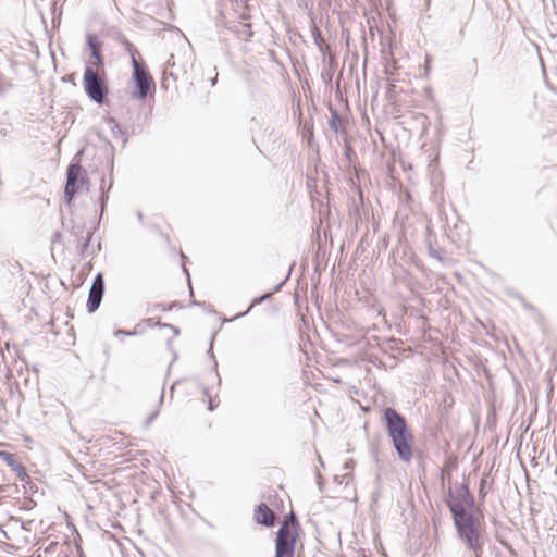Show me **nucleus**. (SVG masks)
Returning <instances> with one entry per match:
<instances>
[{
    "label": "nucleus",
    "instance_id": "4",
    "mask_svg": "<svg viewBox=\"0 0 557 557\" xmlns=\"http://www.w3.org/2000/svg\"><path fill=\"white\" fill-rule=\"evenodd\" d=\"M138 54L139 52L137 50L131 52L132 65L134 69L133 77L137 87V91L133 94V97L143 100L147 97L153 81L137 61Z\"/></svg>",
    "mask_w": 557,
    "mask_h": 557
},
{
    "label": "nucleus",
    "instance_id": "7",
    "mask_svg": "<svg viewBox=\"0 0 557 557\" xmlns=\"http://www.w3.org/2000/svg\"><path fill=\"white\" fill-rule=\"evenodd\" d=\"M454 505H458L463 510L473 505V498L465 485H459L449 492L448 507L454 516Z\"/></svg>",
    "mask_w": 557,
    "mask_h": 557
},
{
    "label": "nucleus",
    "instance_id": "3",
    "mask_svg": "<svg viewBox=\"0 0 557 557\" xmlns=\"http://www.w3.org/2000/svg\"><path fill=\"white\" fill-rule=\"evenodd\" d=\"M297 527L296 517L290 513L277 531L275 557H294Z\"/></svg>",
    "mask_w": 557,
    "mask_h": 557
},
{
    "label": "nucleus",
    "instance_id": "11",
    "mask_svg": "<svg viewBox=\"0 0 557 557\" xmlns=\"http://www.w3.org/2000/svg\"><path fill=\"white\" fill-rule=\"evenodd\" d=\"M0 458L4 460V462L10 467H16V460L13 454L0 450Z\"/></svg>",
    "mask_w": 557,
    "mask_h": 557
},
{
    "label": "nucleus",
    "instance_id": "5",
    "mask_svg": "<svg viewBox=\"0 0 557 557\" xmlns=\"http://www.w3.org/2000/svg\"><path fill=\"white\" fill-rule=\"evenodd\" d=\"M84 88L90 99L102 103L107 92L104 83L91 65H88L84 73Z\"/></svg>",
    "mask_w": 557,
    "mask_h": 557
},
{
    "label": "nucleus",
    "instance_id": "13",
    "mask_svg": "<svg viewBox=\"0 0 557 557\" xmlns=\"http://www.w3.org/2000/svg\"><path fill=\"white\" fill-rule=\"evenodd\" d=\"M339 125H341V119H339V115L336 113V112H333L332 113V119L330 120V127L334 131V132H338V128H339Z\"/></svg>",
    "mask_w": 557,
    "mask_h": 557
},
{
    "label": "nucleus",
    "instance_id": "1",
    "mask_svg": "<svg viewBox=\"0 0 557 557\" xmlns=\"http://www.w3.org/2000/svg\"><path fill=\"white\" fill-rule=\"evenodd\" d=\"M388 436L391 437L398 457L409 462L412 458V435L407 428V423L395 409L386 408L384 411Z\"/></svg>",
    "mask_w": 557,
    "mask_h": 557
},
{
    "label": "nucleus",
    "instance_id": "9",
    "mask_svg": "<svg viewBox=\"0 0 557 557\" xmlns=\"http://www.w3.org/2000/svg\"><path fill=\"white\" fill-rule=\"evenodd\" d=\"M255 519L260 524L271 527L274 524L275 515L265 504H260L255 510Z\"/></svg>",
    "mask_w": 557,
    "mask_h": 557
},
{
    "label": "nucleus",
    "instance_id": "2",
    "mask_svg": "<svg viewBox=\"0 0 557 557\" xmlns=\"http://www.w3.org/2000/svg\"><path fill=\"white\" fill-rule=\"evenodd\" d=\"M454 523L459 536L466 542L469 549L473 550L475 557H481L483 545L481 542V520L469 510H463L454 505Z\"/></svg>",
    "mask_w": 557,
    "mask_h": 557
},
{
    "label": "nucleus",
    "instance_id": "15",
    "mask_svg": "<svg viewBox=\"0 0 557 557\" xmlns=\"http://www.w3.org/2000/svg\"><path fill=\"white\" fill-rule=\"evenodd\" d=\"M269 297H270V294H264L262 297L255 299L253 302L248 308V310L244 313L238 314L237 317L245 315L255 305L260 304L261 301L265 300Z\"/></svg>",
    "mask_w": 557,
    "mask_h": 557
},
{
    "label": "nucleus",
    "instance_id": "8",
    "mask_svg": "<svg viewBox=\"0 0 557 557\" xmlns=\"http://www.w3.org/2000/svg\"><path fill=\"white\" fill-rule=\"evenodd\" d=\"M103 292L104 281L102 275L98 274L94 280V283L88 295L87 309L89 312H95L99 308L102 300Z\"/></svg>",
    "mask_w": 557,
    "mask_h": 557
},
{
    "label": "nucleus",
    "instance_id": "18",
    "mask_svg": "<svg viewBox=\"0 0 557 557\" xmlns=\"http://www.w3.org/2000/svg\"><path fill=\"white\" fill-rule=\"evenodd\" d=\"M154 418V414L150 417L149 422H151Z\"/></svg>",
    "mask_w": 557,
    "mask_h": 557
},
{
    "label": "nucleus",
    "instance_id": "14",
    "mask_svg": "<svg viewBox=\"0 0 557 557\" xmlns=\"http://www.w3.org/2000/svg\"><path fill=\"white\" fill-rule=\"evenodd\" d=\"M107 124L109 128L112 131V133H121L120 127L116 123V121L112 117L107 119Z\"/></svg>",
    "mask_w": 557,
    "mask_h": 557
},
{
    "label": "nucleus",
    "instance_id": "17",
    "mask_svg": "<svg viewBox=\"0 0 557 557\" xmlns=\"http://www.w3.org/2000/svg\"><path fill=\"white\" fill-rule=\"evenodd\" d=\"M215 83H216V77H214V78L212 79V85H214Z\"/></svg>",
    "mask_w": 557,
    "mask_h": 557
},
{
    "label": "nucleus",
    "instance_id": "10",
    "mask_svg": "<svg viewBox=\"0 0 557 557\" xmlns=\"http://www.w3.org/2000/svg\"><path fill=\"white\" fill-rule=\"evenodd\" d=\"M88 46L91 50V57L95 59V61L92 62V65L99 66L101 64V54H100L98 42L96 41L95 37L91 35L88 36Z\"/></svg>",
    "mask_w": 557,
    "mask_h": 557
},
{
    "label": "nucleus",
    "instance_id": "6",
    "mask_svg": "<svg viewBox=\"0 0 557 557\" xmlns=\"http://www.w3.org/2000/svg\"><path fill=\"white\" fill-rule=\"evenodd\" d=\"M83 173L84 171L82 166L77 163L71 164L67 169V178L64 195L67 198L69 202L78 190L79 184L83 185L85 182Z\"/></svg>",
    "mask_w": 557,
    "mask_h": 557
},
{
    "label": "nucleus",
    "instance_id": "19",
    "mask_svg": "<svg viewBox=\"0 0 557 557\" xmlns=\"http://www.w3.org/2000/svg\"><path fill=\"white\" fill-rule=\"evenodd\" d=\"M3 445H5V444L4 443H0V446H3Z\"/></svg>",
    "mask_w": 557,
    "mask_h": 557
},
{
    "label": "nucleus",
    "instance_id": "12",
    "mask_svg": "<svg viewBox=\"0 0 557 557\" xmlns=\"http://www.w3.org/2000/svg\"><path fill=\"white\" fill-rule=\"evenodd\" d=\"M11 469L16 473L21 481L26 482L29 479V475L26 473L24 467H22L18 462H16V467H12Z\"/></svg>",
    "mask_w": 557,
    "mask_h": 557
},
{
    "label": "nucleus",
    "instance_id": "16",
    "mask_svg": "<svg viewBox=\"0 0 557 557\" xmlns=\"http://www.w3.org/2000/svg\"><path fill=\"white\" fill-rule=\"evenodd\" d=\"M107 199H108V197L104 195V191H102V195H101V208L102 209L104 208V203H106Z\"/></svg>",
    "mask_w": 557,
    "mask_h": 557
}]
</instances>
